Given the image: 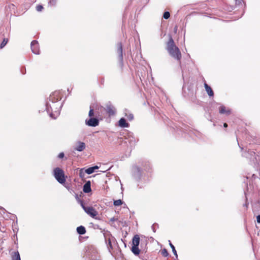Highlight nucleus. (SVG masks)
I'll return each mask as SVG.
<instances>
[{
    "mask_svg": "<svg viewBox=\"0 0 260 260\" xmlns=\"http://www.w3.org/2000/svg\"><path fill=\"white\" fill-rule=\"evenodd\" d=\"M61 99V95L60 91H55L49 98V100L51 102L52 105L48 102L46 104V110L50 117L53 119H55L59 115L62 105L57 102Z\"/></svg>",
    "mask_w": 260,
    "mask_h": 260,
    "instance_id": "f257e3e1",
    "label": "nucleus"
},
{
    "mask_svg": "<svg viewBox=\"0 0 260 260\" xmlns=\"http://www.w3.org/2000/svg\"><path fill=\"white\" fill-rule=\"evenodd\" d=\"M166 49L170 56L177 60H180L181 58V52L178 47L175 44L171 36L170 37L169 40L167 42Z\"/></svg>",
    "mask_w": 260,
    "mask_h": 260,
    "instance_id": "f03ea898",
    "label": "nucleus"
},
{
    "mask_svg": "<svg viewBox=\"0 0 260 260\" xmlns=\"http://www.w3.org/2000/svg\"><path fill=\"white\" fill-rule=\"evenodd\" d=\"M76 199L80 204L84 211L87 214L89 215L92 217H94L98 215L97 211L92 207L85 206L83 201L79 199L77 194L76 195Z\"/></svg>",
    "mask_w": 260,
    "mask_h": 260,
    "instance_id": "7ed1b4c3",
    "label": "nucleus"
},
{
    "mask_svg": "<svg viewBox=\"0 0 260 260\" xmlns=\"http://www.w3.org/2000/svg\"><path fill=\"white\" fill-rule=\"evenodd\" d=\"M104 236L108 249L111 252V250L113 249V244L116 243V239L109 232L104 233Z\"/></svg>",
    "mask_w": 260,
    "mask_h": 260,
    "instance_id": "20e7f679",
    "label": "nucleus"
},
{
    "mask_svg": "<svg viewBox=\"0 0 260 260\" xmlns=\"http://www.w3.org/2000/svg\"><path fill=\"white\" fill-rule=\"evenodd\" d=\"M53 176L59 183L63 184L66 182L64 172L60 168H56L53 170Z\"/></svg>",
    "mask_w": 260,
    "mask_h": 260,
    "instance_id": "39448f33",
    "label": "nucleus"
},
{
    "mask_svg": "<svg viewBox=\"0 0 260 260\" xmlns=\"http://www.w3.org/2000/svg\"><path fill=\"white\" fill-rule=\"evenodd\" d=\"M133 246L132 247V251L136 255H138L140 253V249H139V245L140 243V237L139 235H136L133 238Z\"/></svg>",
    "mask_w": 260,
    "mask_h": 260,
    "instance_id": "423d86ee",
    "label": "nucleus"
},
{
    "mask_svg": "<svg viewBox=\"0 0 260 260\" xmlns=\"http://www.w3.org/2000/svg\"><path fill=\"white\" fill-rule=\"evenodd\" d=\"M117 52L118 54V60L119 62L120 66L122 67L123 65V58L122 52V45L121 42H119L117 44Z\"/></svg>",
    "mask_w": 260,
    "mask_h": 260,
    "instance_id": "0eeeda50",
    "label": "nucleus"
},
{
    "mask_svg": "<svg viewBox=\"0 0 260 260\" xmlns=\"http://www.w3.org/2000/svg\"><path fill=\"white\" fill-rule=\"evenodd\" d=\"M105 109L109 116L114 115L116 113L115 108L110 103L106 105Z\"/></svg>",
    "mask_w": 260,
    "mask_h": 260,
    "instance_id": "6e6552de",
    "label": "nucleus"
},
{
    "mask_svg": "<svg viewBox=\"0 0 260 260\" xmlns=\"http://www.w3.org/2000/svg\"><path fill=\"white\" fill-rule=\"evenodd\" d=\"M85 124L89 126L95 127L99 125V121L96 118H90L89 119H86Z\"/></svg>",
    "mask_w": 260,
    "mask_h": 260,
    "instance_id": "1a4fd4ad",
    "label": "nucleus"
},
{
    "mask_svg": "<svg viewBox=\"0 0 260 260\" xmlns=\"http://www.w3.org/2000/svg\"><path fill=\"white\" fill-rule=\"evenodd\" d=\"M31 49L32 52L36 54H40L39 43L37 41L34 40L31 43Z\"/></svg>",
    "mask_w": 260,
    "mask_h": 260,
    "instance_id": "9d476101",
    "label": "nucleus"
},
{
    "mask_svg": "<svg viewBox=\"0 0 260 260\" xmlns=\"http://www.w3.org/2000/svg\"><path fill=\"white\" fill-rule=\"evenodd\" d=\"M86 145L85 143L78 141L77 142L76 146L74 147V149L76 151L81 152L85 149Z\"/></svg>",
    "mask_w": 260,
    "mask_h": 260,
    "instance_id": "9b49d317",
    "label": "nucleus"
},
{
    "mask_svg": "<svg viewBox=\"0 0 260 260\" xmlns=\"http://www.w3.org/2000/svg\"><path fill=\"white\" fill-rule=\"evenodd\" d=\"M83 190L85 193H89L91 191L90 181H87L83 185Z\"/></svg>",
    "mask_w": 260,
    "mask_h": 260,
    "instance_id": "f8f14e48",
    "label": "nucleus"
},
{
    "mask_svg": "<svg viewBox=\"0 0 260 260\" xmlns=\"http://www.w3.org/2000/svg\"><path fill=\"white\" fill-rule=\"evenodd\" d=\"M219 113L221 114H225L226 115H230L231 114V110L226 109V107L223 105L221 106L219 108Z\"/></svg>",
    "mask_w": 260,
    "mask_h": 260,
    "instance_id": "ddd939ff",
    "label": "nucleus"
},
{
    "mask_svg": "<svg viewBox=\"0 0 260 260\" xmlns=\"http://www.w3.org/2000/svg\"><path fill=\"white\" fill-rule=\"evenodd\" d=\"M118 125L121 127H128L129 126V123L126 122V120L124 118H121L118 121Z\"/></svg>",
    "mask_w": 260,
    "mask_h": 260,
    "instance_id": "4468645a",
    "label": "nucleus"
},
{
    "mask_svg": "<svg viewBox=\"0 0 260 260\" xmlns=\"http://www.w3.org/2000/svg\"><path fill=\"white\" fill-rule=\"evenodd\" d=\"M204 86H205V90H206V92H207L208 95L209 96H213V95H214V92H213L212 88H211V87L209 86L206 83L204 84Z\"/></svg>",
    "mask_w": 260,
    "mask_h": 260,
    "instance_id": "2eb2a0df",
    "label": "nucleus"
},
{
    "mask_svg": "<svg viewBox=\"0 0 260 260\" xmlns=\"http://www.w3.org/2000/svg\"><path fill=\"white\" fill-rule=\"evenodd\" d=\"M98 169H99V167L97 166H95L90 167L89 168L85 169V172L87 174H91L92 173H93L95 170Z\"/></svg>",
    "mask_w": 260,
    "mask_h": 260,
    "instance_id": "dca6fc26",
    "label": "nucleus"
},
{
    "mask_svg": "<svg viewBox=\"0 0 260 260\" xmlns=\"http://www.w3.org/2000/svg\"><path fill=\"white\" fill-rule=\"evenodd\" d=\"M77 232L80 235H84L86 233V229L83 226H79L77 228Z\"/></svg>",
    "mask_w": 260,
    "mask_h": 260,
    "instance_id": "f3484780",
    "label": "nucleus"
},
{
    "mask_svg": "<svg viewBox=\"0 0 260 260\" xmlns=\"http://www.w3.org/2000/svg\"><path fill=\"white\" fill-rule=\"evenodd\" d=\"M12 260H21L18 251H15L12 253Z\"/></svg>",
    "mask_w": 260,
    "mask_h": 260,
    "instance_id": "a211bd4d",
    "label": "nucleus"
},
{
    "mask_svg": "<svg viewBox=\"0 0 260 260\" xmlns=\"http://www.w3.org/2000/svg\"><path fill=\"white\" fill-rule=\"evenodd\" d=\"M125 116L129 121H131V120H132L134 119V115H133V114L132 113H129V112H128L127 111H126L125 113Z\"/></svg>",
    "mask_w": 260,
    "mask_h": 260,
    "instance_id": "6ab92c4d",
    "label": "nucleus"
},
{
    "mask_svg": "<svg viewBox=\"0 0 260 260\" xmlns=\"http://www.w3.org/2000/svg\"><path fill=\"white\" fill-rule=\"evenodd\" d=\"M248 154L250 155L251 156H254L255 153L252 151H249L247 153H245L243 154V156H245L246 157L249 158L250 159H251V157H249Z\"/></svg>",
    "mask_w": 260,
    "mask_h": 260,
    "instance_id": "aec40b11",
    "label": "nucleus"
},
{
    "mask_svg": "<svg viewBox=\"0 0 260 260\" xmlns=\"http://www.w3.org/2000/svg\"><path fill=\"white\" fill-rule=\"evenodd\" d=\"M169 245L172 249L173 253L176 256V257H177L178 255H177V251L175 249L174 246L172 244V243L171 242V241L170 240L169 241Z\"/></svg>",
    "mask_w": 260,
    "mask_h": 260,
    "instance_id": "412c9836",
    "label": "nucleus"
},
{
    "mask_svg": "<svg viewBox=\"0 0 260 260\" xmlns=\"http://www.w3.org/2000/svg\"><path fill=\"white\" fill-rule=\"evenodd\" d=\"M136 172L135 173V176H137L138 178H139L141 173V169L140 167H136Z\"/></svg>",
    "mask_w": 260,
    "mask_h": 260,
    "instance_id": "4be33fe9",
    "label": "nucleus"
},
{
    "mask_svg": "<svg viewBox=\"0 0 260 260\" xmlns=\"http://www.w3.org/2000/svg\"><path fill=\"white\" fill-rule=\"evenodd\" d=\"M8 42V39H6V38L4 39L3 41H2V42L1 43V44L0 45V48L1 49L4 48Z\"/></svg>",
    "mask_w": 260,
    "mask_h": 260,
    "instance_id": "5701e85b",
    "label": "nucleus"
},
{
    "mask_svg": "<svg viewBox=\"0 0 260 260\" xmlns=\"http://www.w3.org/2000/svg\"><path fill=\"white\" fill-rule=\"evenodd\" d=\"M85 170L84 168L81 169L79 172V176L81 178H84L85 174L86 172H85Z\"/></svg>",
    "mask_w": 260,
    "mask_h": 260,
    "instance_id": "b1692460",
    "label": "nucleus"
},
{
    "mask_svg": "<svg viewBox=\"0 0 260 260\" xmlns=\"http://www.w3.org/2000/svg\"><path fill=\"white\" fill-rule=\"evenodd\" d=\"M114 205L115 206H118L122 204V201L121 200H117L114 201Z\"/></svg>",
    "mask_w": 260,
    "mask_h": 260,
    "instance_id": "393cba45",
    "label": "nucleus"
},
{
    "mask_svg": "<svg viewBox=\"0 0 260 260\" xmlns=\"http://www.w3.org/2000/svg\"><path fill=\"white\" fill-rule=\"evenodd\" d=\"M161 253L165 257H167L169 255V253L168 252L167 250L165 248L161 250Z\"/></svg>",
    "mask_w": 260,
    "mask_h": 260,
    "instance_id": "a878e982",
    "label": "nucleus"
},
{
    "mask_svg": "<svg viewBox=\"0 0 260 260\" xmlns=\"http://www.w3.org/2000/svg\"><path fill=\"white\" fill-rule=\"evenodd\" d=\"M57 0H49L48 5L51 6H54L56 3Z\"/></svg>",
    "mask_w": 260,
    "mask_h": 260,
    "instance_id": "bb28decb",
    "label": "nucleus"
},
{
    "mask_svg": "<svg viewBox=\"0 0 260 260\" xmlns=\"http://www.w3.org/2000/svg\"><path fill=\"white\" fill-rule=\"evenodd\" d=\"M170 16V14L169 12H165L164 13V15H163V17L165 19H168Z\"/></svg>",
    "mask_w": 260,
    "mask_h": 260,
    "instance_id": "cd10ccee",
    "label": "nucleus"
},
{
    "mask_svg": "<svg viewBox=\"0 0 260 260\" xmlns=\"http://www.w3.org/2000/svg\"><path fill=\"white\" fill-rule=\"evenodd\" d=\"M94 115V112L93 110L90 108V109L89 110L88 116L90 117V118H92V117Z\"/></svg>",
    "mask_w": 260,
    "mask_h": 260,
    "instance_id": "c85d7f7f",
    "label": "nucleus"
},
{
    "mask_svg": "<svg viewBox=\"0 0 260 260\" xmlns=\"http://www.w3.org/2000/svg\"><path fill=\"white\" fill-rule=\"evenodd\" d=\"M43 9V7L42 5H38L36 7V10L38 12L41 11Z\"/></svg>",
    "mask_w": 260,
    "mask_h": 260,
    "instance_id": "c756f323",
    "label": "nucleus"
},
{
    "mask_svg": "<svg viewBox=\"0 0 260 260\" xmlns=\"http://www.w3.org/2000/svg\"><path fill=\"white\" fill-rule=\"evenodd\" d=\"M64 153L63 152H60L58 154V157L59 158H63L64 157Z\"/></svg>",
    "mask_w": 260,
    "mask_h": 260,
    "instance_id": "7c9ffc66",
    "label": "nucleus"
},
{
    "mask_svg": "<svg viewBox=\"0 0 260 260\" xmlns=\"http://www.w3.org/2000/svg\"><path fill=\"white\" fill-rule=\"evenodd\" d=\"M66 188L70 191V193L73 192V190L69 186H66Z\"/></svg>",
    "mask_w": 260,
    "mask_h": 260,
    "instance_id": "2f4dec72",
    "label": "nucleus"
},
{
    "mask_svg": "<svg viewBox=\"0 0 260 260\" xmlns=\"http://www.w3.org/2000/svg\"><path fill=\"white\" fill-rule=\"evenodd\" d=\"M237 5H241L242 2H243V0H235Z\"/></svg>",
    "mask_w": 260,
    "mask_h": 260,
    "instance_id": "473e14b6",
    "label": "nucleus"
},
{
    "mask_svg": "<svg viewBox=\"0 0 260 260\" xmlns=\"http://www.w3.org/2000/svg\"><path fill=\"white\" fill-rule=\"evenodd\" d=\"M143 244L145 245V248L143 250H144V251H145L146 252V251L145 250L146 246V241H145V242L141 241V246H142Z\"/></svg>",
    "mask_w": 260,
    "mask_h": 260,
    "instance_id": "72a5a7b5",
    "label": "nucleus"
},
{
    "mask_svg": "<svg viewBox=\"0 0 260 260\" xmlns=\"http://www.w3.org/2000/svg\"><path fill=\"white\" fill-rule=\"evenodd\" d=\"M127 142H129L130 143H134L135 141H133V140H129L128 139L126 138L125 141V143H127Z\"/></svg>",
    "mask_w": 260,
    "mask_h": 260,
    "instance_id": "f704fd0d",
    "label": "nucleus"
},
{
    "mask_svg": "<svg viewBox=\"0 0 260 260\" xmlns=\"http://www.w3.org/2000/svg\"><path fill=\"white\" fill-rule=\"evenodd\" d=\"M256 220L258 223H260V215L256 216Z\"/></svg>",
    "mask_w": 260,
    "mask_h": 260,
    "instance_id": "c9c22d12",
    "label": "nucleus"
},
{
    "mask_svg": "<svg viewBox=\"0 0 260 260\" xmlns=\"http://www.w3.org/2000/svg\"><path fill=\"white\" fill-rule=\"evenodd\" d=\"M155 226H157V225L153 224L151 226V228L154 232H155Z\"/></svg>",
    "mask_w": 260,
    "mask_h": 260,
    "instance_id": "e433bc0d",
    "label": "nucleus"
},
{
    "mask_svg": "<svg viewBox=\"0 0 260 260\" xmlns=\"http://www.w3.org/2000/svg\"><path fill=\"white\" fill-rule=\"evenodd\" d=\"M177 29H178V26L177 25H176L174 27V30L175 33L177 32Z\"/></svg>",
    "mask_w": 260,
    "mask_h": 260,
    "instance_id": "4c0bfd02",
    "label": "nucleus"
},
{
    "mask_svg": "<svg viewBox=\"0 0 260 260\" xmlns=\"http://www.w3.org/2000/svg\"><path fill=\"white\" fill-rule=\"evenodd\" d=\"M223 126H224V127H228V124H227L226 123H224L223 124Z\"/></svg>",
    "mask_w": 260,
    "mask_h": 260,
    "instance_id": "58836bf2",
    "label": "nucleus"
},
{
    "mask_svg": "<svg viewBox=\"0 0 260 260\" xmlns=\"http://www.w3.org/2000/svg\"><path fill=\"white\" fill-rule=\"evenodd\" d=\"M145 170H148V169H147V168L145 169Z\"/></svg>",
    "mask_w": 260,
    "mask_h": 260,
    "instance_id": "ea45409f",
    "label": "nucleus"
}]
</instances>
